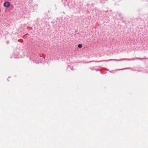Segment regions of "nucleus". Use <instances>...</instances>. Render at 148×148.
<instances>
[{"mask_svg":"<svg viewBox=\"0 0 148 148\" xmlns=\"http://www.w3.org/2000/svg\"><path fill=\"white\" fill-rule=\"evenodd\" d=\"M4 5L5 7L8 8L10 6V4L9 2H6L4 3Z\"/></svg>","mask_w":148,"mask_h":148,"instance_id":"obj_1","label":"nucleus"},{"mask_svg":"<svg viewBox=\"0 0 148 148\" xmlns=\"http://www.w3.org/2000/svg\"><path fill=\"white\" fill-rule=\"evenodd\" d=\"M78 47L79 48H81L82 47V45L81 44H79L78 45Z\"/></svg>","mask_w":148,"mask_h":148,"instance_id":"obj_2","label":"nucleus"}]
</instances>
